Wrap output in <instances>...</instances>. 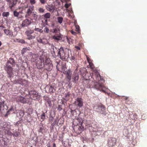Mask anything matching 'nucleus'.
<instances>
[{"label":"nucleus","mask_w":147,"mask_h":147,"mask_svg":"<svg viewBox=\"0 0 147 147\" xmlns=\"http://www.w3.org/2000/svg\"><path fill=\"white\" fill-rule=\"evenodd\" d=\"M11 125L9 123L3 122L0 126V138L3 137L4 134L11 136L13 134L10 131Z\"/></svg>","instance_id":"obj_1"},{"label":"nucleus","mask_w":147,"mask_h":147,"mask_svg":"<svg viewBox=\"0 0 147 147\" xmlns=\"http://www.w3.org/2000/svg\"><path fill=\"white\" fill-rule=\"evenodd\" d=\"M86 57L90 67L92 71V75L93 78L94 77L96 78L98 80L99 79V78H100L101 80V76L95 67L94 65L92 63V60L87 55H86Z\"/></svg>","instance_id":"obj_2"},{"label":"nucleus","mask_w":147,"mask_h":147,"mask_svg":"<svg viewBox=\"0 0 147 147\" xmlns=\"http://www.w3.org/2000/svg\"><path fill=\"white\" fill-rule=\"evenodd\" d=\"M96 79V80L99 81V82H96L95 83L94 87L96 89L99 90L100 91H102L104 93H106V90L107 89V88L104 86V84L102 83H100V80H103V78L101 77V79L100 80V78L98 80L97 79Z\"/></svg>","instance_id":"obj_3"},{"label":"nucleus","mask_w":147,"mask_h":147,"mask_svg":"<svg viewBox=\"0 0 147 147\" xmlns=\"http://www.w3.org/2000/svg\"><path fill=\"white\" fill-rule=\"evenodd\" d=\"M58 55H59L60 59L62 60H67L69 57V54L66 52L65 51L63 48L61 47L58 52Z\"/></svg>","instance_id":"obj_4"},{"label":"nucleus","mask_w":147,"mask_h":147,"mask_svg":"<svg viewBox=\"0 0 147 147\" xmlns=\"http://www.w3.org/2000/svg\"><path fill=\"white\" fill-rule=\"evenodd\" d=\"M46 57L44 55L41 56L40 57L39 59L36 61V65L37 67L39 69H40L44 67Z\"/></svg>","instance_id":"obj_5"},{"label":"nucleus","mask_w":147,"mask_h":147,"mask_svg":"<svg viewBox=\"0 0 147 147\" xmlns=\"http://www.w3.org/2000/svg\"><path fill=\"white\" fill-rule=\"evenodd\" d=\"M44 67L48 71H50L52 69V65L50 60L46 58L44 64Z\"/></svg>","instance_id":"obj_6"},{"label":"nucleus","mask_w":147,"mask_h":147,"mask_svg":"<svg viewBox=\"0 0 147 147\" xmlns=\"http://www.w3.org/2000/svg\"><path fill=\"white\" fill-rule=\"evenodd\" d=\"M30 97L33 100L38 99L40 98V96L38 93L34 90H32L29 92Z\"/></svg>","instance_id":"obj_7"},{"label":"nucleus","mask_w":147,"mask_h":147,"mask_svg":"<svg viewBox=\"0 0 147 147\" xmlns=\"http://www.w3.org/2000/svg\"><path fill=\"white\" fill-rule=\"evenodd\" d=\"M7 3L9 8L12 9L17 4L18 0H4Z\"/></svg>","instance_id":"obj_8"},{"label":"nucleus","mask_w":147,"mask_h":147,"mask_svg":"<svg viewBox=\"0 0 147 147\" xmlns=\"http://www.w3.org/2000/svg\"><path fill=\"white\" fill-rule=\"evenodd\" d=\"M5 70L6 71L8 75V77L11 78L13 77L12 73L13 68L10 65L6 64L5 67Z\"/></svg>","instance_id":"obj_9"},{"label":"nucleus","mask_w":147,"mask_h":147,"mask_svg":"<svg viewBox=\"0 0 147 147\" xmlns=\"http://www.w3.org/2000/svg\"><path fill=\"white\" fill-rule=\"evenodd\" d=\"M34 32V30H27L25 32V34L27 36V39L28 40H31L34 38V35H31Z\"/></svg>","instance_id":"obj_10"},{"label":"nucleus","mask_w":147,"mask_h":147,"mask_svg":"<svg viewBox=\"0 0 147 147\" xmlns=\"http://www.w3.org/2000/svg\"><path fill=\"white\" fill-rule=\"evenodd\" d=\"M45 91L47 93L54 92L55 90V87L50 85H47L45 88Z\"/></svg>","instance_id":"obj_11"},{"label":"nucleus","mask_w":147,"mask_h":147,"mask_svg":"<svg viewBox=\"0 0 147 147\" xmlns=\"http://www.w3.org/2000/svg\"><path fill=\"white\" fill-rule=\"evenodd\" d=\"M96 111L100 113L105 115L106 113L105 111V108L103 105L98 106L96 108Z\"/></svg>","instance_id":"obj_12"},{"label":"nucleus","mask_w":147,"mask_h":147,"mask_svg":"<svg viewBox=\"0 0 147 147\" xmlns=\"http://www.w3.org/2000/svg\"><path fill=\"white\" fill-rule=\"evenodd\" d=\"M75 105L80 107H82L83 106V99L80 97L77 98L75 102Z\"/></svg>","instance_id":"obj_13"},{"label":"nucleus","mask_w":147,"mask_h":147,"mask_svg":"<svg viewBox=\"0 0 147 147\" xmlns=\"http://www.w3.org/2000/svg\"><path fill=\"white\" fill-rule=\"evenodd\" d=\"M4 33L6 35L9 36L10 37H15L16 35H14L12 31L9 29H4Z\"/></svg>","instance_id":"obj_14"},{"label":"nucleus","mask_w":147,"mask_h":147,"mask_svg":"<svg viewBox=\"0 0 147 147\" xmlns=\"http://www.w3.org/2000/svg\"><path fill=\"white\" fill-rule=\"evenodd\" d=\"M65 78L67 80H68L69 82L71 79V71L70 70H68L65 71Z\"/></svg>","instance_id":"obj_15"},{"label":"nucleus","mask_w":147,"mask_h":147,"mask_svg":"<svg viewBox=\"0 0 147 147\" xmlns=\"http://www.w3.org/2000/svg\"><path fill=\"white\" fill-rule=\"evenodd\" d=\"M15 99L18 102H20L23 103H25L26 102V99L21 96H18Z\"/></svg>","instance_id":"obj_16"},{"label":"nucleus","mask_w":147,"mask_h":147,"mask_svg":"<svg viewBox=\"0 0 147 147\" xmlns=\"http://www.w3.org/2000/svg\"><path fill=\"white\" fill-rule=\"evenodd\" d=\"M6 106L5 105L4 101L0 102V113H3L5 111V110H6L5 108Z\"/></svg>","instance_id":"obj_17"},{"label":"nucleus","mask_w":147,"mask_h":147,"mask_svg":"<svg viewBox=\"0 0 147 147\" xmlns=\"http://www.w3.org/2000/svg\"><path fill=\"white\" fill-rule=\"evenodd\" d=\"M30 23V21L28 19H26L23 21L22 24V27L27 26L29 25Z\"/></svg>","instance_id":"obj_18"},{"label":"nucleus","mask_w":147,"mask_h":147,"mask_svg":"<svg viewBox=\"0 0 147 147\" xmlns=\"http://www.w3.org/2000/svg\"><path fill=\"white\" fill-rule=\"evenodd\" d=\"M83 120H73L72 123L75 125H78L82 126Z\"/></svg>","instance_id":"obj_19"},{"label":"nucleus","mask_w":147,"mask_h":147,"mask_svg":"<svg viewBox=\"0 0 147 147\" xmlns=\"http://www.w3.org/2000/svg\"><path fill=\"white\" fill-rule=\"evenodd\" d=\"M116 142V139L115 138H112L111 140L109 141V144L111 146H114L115 145Z\"/></svg>","instance_id":"obj_20"},{"label":"nucleus","mask_w":147,"mask_h":147,"mask_svg":"<svg viewBox=\"0 0 147 147\" xmlns=\"http://www.w3.org/2000/svg\"><path fill=\"white\" fill-rule=\"evenodd\" d=\"M50 31L51 32L53 33H59V27L57 26L56 27H54L53 29H51Z\"/></svg>","instance_id":"obj_21"},{"label":"nucleus","mask_w":147,"mask_h":147,"mask_svg":"<svg viewBox=\"0 0 147 147\" xmlns=\"http://www.w3.org/2000/svg\"><path fill=\"white\" fill-rule=\"evenodd\" d=\"M47 9L50 12L53 13L55 10V7L52 5H48L47 6Z\"/></svg>","instance_id":"obj_22"},{"label":"nucleus","mask_w":147,"mask_h":147,"mask_svg":"<svg viewBox=\"0 0 147 147\" xmlns=\"http://www.w3.org/2000/svg\"><path fill=\"white\" fill-rule=\"evenodd\" d=\"M33 8L34 6H30L29 7L26 12V13L27 15L30 16L31 15V14L32 13V11H33L34 9Z\"/></svg>","instance_id":"obj_23"},{"label":"nucleus","mask_w":147,"mask_h":147,"mask_svg":"<svg viewBox=\"0 0 147 147\" xmlns=\"http://www.w3.org/2000/svg\"><path fill=\"white\" fill-rule=\"evenodd\" d=\"M61 1L62 2H66V3L65 5V7L67 8L71 5L70 3H67L70 1V0H61Z\"/></svg>","instance_id":"obj_24"},{"label":"nucleus","mask_w":147,"mask_h":147,"mask_svg":"<svg viewBox=\"0 0 147 147\" xmlns=\"http://www.w3.org/2000/svg\"><path fill=\"white\" fill-rule=\"evenodd\" d=\"M15 62L13 59L12 58H10L9 60L7 61V64L8 65H10V64L11 65H13L14 63Z\"/></svg>","instance_id":"obj_25"},{"label":"nucleus","mask_w":147,"mask_h":147,"mask_svg":"<svg viewBox=\"0 0 147 147\" xmlns=\"http://www.w3.org/2000/svg\"><path fill=\"white\" fill-rule=\"evenodd\" d=\"M57 52V50L56 48L54 47H52L51 49V52L52 55L54 56L55 55V53Z\"/></svg>","instance_id":"obj_26"},{"label":"nucleus","mask_w":147,"mask_h":147,"mask_svg":"<svg viewBox=\"0 0 147 147\" xmlns=\"http://www.w3.org/2000/svg\"><path fill=\"white\" fill-rule=\"evenodd\" d=\"M79 78V76L78 74H75L72 78V79L74 80L73 82H74L75 83H76L78 79Z\"/></svg>","instance_id":"obj_27"},{"label":"nucleus","mask_w":147,"mask_h":147,"mask_svg":"<svg viewBox=\"0 0 147 147\" xmlns=\"http://www.w3.org/2000/svg\"><path fill=\"white\" fill-rule=\"evenodd\" d=\"M11 112L13 113L14 112V108L13 107H11L10 109L7 112L6 114H5V116H7Z\"/></svg>","instance_id":"obj_28"},{"label":"nucleus","mask_w":147,"mask_h":147,"mask_svg":"<svg viewBox=\"0 0 147 147\" xmlns=\"http://www.w3.org/2000/svg\"><path fill=\"white\" fill-rule=\"evenodd\" d=\"M59 120H51V124L52 126L57 125L58 122Z\"/></svg>","instance_id":"obj_29"},{"label":"nucleus","mask_w":147,"mask_h":147,"mask_svg":"<svg viewBox=\"0 0 147 147\" xmlns=\"http://www.w3.org/2000/svg\"><path fill=\"white\" fill-rule=\"evenodd\" d=\"M9 13L8 11H4L2 13V16L3 17H7L9 15Z\"/></svg>","instance_id":"obj_30"},{"label":"nucleus","mask_w":147,"mask_h":147,"mask_svg":"<svg viewBox=\"0 0 147 147\" xmlns=\"http://www.w3.org/2000/svg\"><path fill=\"white\" fill-rule=\"evenodd\" d=\"M53 38L55 40H59L61 39V37L59 35H55L53 36Z\"/></svg>","instance_id":"obj_31"},{"label":"nucleus","mask_w":147,"mask_h":147,"mask_svg":"<svg viewBox=\"0 0 147 147\" xmlns=\"http://www.w3.org/2000/svg\"><path fill=\"white\" fill-rule=\"evenodd\" d=\"M43 16L46 19L49 18L51 17V14L49 13H47L43 15Z\"/></svg>","instance_id":"obj_32"},{"label":"nucleus","mask_w":147,"mask_h":147,"mask_svg":"<svg viewBox=\"0 0 147 147\" xmlns=\"http://www.w3.org/2000/svg\"><path fill=\"white\" fill-rule=\"evenodd\" d=\"M71 94L70 93L68 92L66 93L65 94V100H68L70 97V95Z\"/></svg>","instance_id":"obj_33"},{"label":"nucleus","mask_w":147,"mask_h":147,"mask_svg":"<svg viewBox=\"0 0 147 147\" xmlns=\"http://www.w3.org/2000/svg\"><path fill=\"white\" fill-rule=\"evenodd\" d=\"M13 14L14 17H18L19 15V13L16 10H15L13 12Z\"/></svg>","instance_id":"obj_34"},{"label":"nucleus","mask_w":147,"mask_h":147,"mask_svg":"<svg viewBox=\"0 0 147 147\" xmlns=\"http://www.w3.org/2000/svg\"><path fill=\"white\" fill-rule=\"evenodd\" d=\"M57 20L58 22L61 24L62 22L63 18L61 17H58L57 18Z\"/></svg>","instance_id":"obj_35"},{"label":"nucleus","mask_w":147,"mask_h":147,"mask_svg":"<svg viewBox=\"0 0 147 147\" xmlns=\"http://www.w3.org/2000/svg\"><path fill=\"white\" fill-rule=\"evenodd\" d=\"M37 40L38 42L39 43H42L44 44H46V43H45L40 38H37Z\"/></svg>","instance_id":"obj_36"},{"label":"nucleus","mask_w":147,"mask_h":147,"mask_svg":"<svg viewBox=\"0 0 147 147\" xmlns=\"http://www.w3.org/2000/svg\"><path fill=\"white\" fill-rule=\"evenodd\" d=\"M38 11L39 13H42L45 11V9L42 8L40 7L38 9Z\"/></svg>","instance_id":"obj_37"},{"label":"nucleus","mask_w":147,"mask_h":147,"mask_svg":"<svg viewBox=\"0 0 147 147\" xmlns=\"http://www.w3.org/2000/svg\"><path fill=\"white\" fill-rule=\"evenodd\" d=\"M34 30L35 31L38 32L40 33H42L43 32V30H42V29L38 28H35L34 29Z\"/></svg>","instance_id":"obj_38"},{"label":"nucleus","mask_w":147,"mask_h":147,"mask_svg":"<svg viewBox=\"0 0 147 147\" xmlns=\"http://www.w3.org/2000/svg\"><path fill=\"white\" fill-rule=\"evenodd\" d=\"M44 31L46 33H48L49 31V29L47 27H46L44 29Z\"/></svg>","instance_id":"obj_39"},{"label":"nucleus","mask_w":147,"mask_h":147,"mask_svg":"<svg viewBox=\"0 0 147 147\" xmlns=\"http://www.w3.org/2000/svg\"><path fill=\"white\" fill-rule=\"evenodd\" d=\"M41 118L42 119H46V114L45 113H43L41 115Z\"/></svg>","instance_id":"obj_40"},{"label":"nucleus","mask_w":147,"mask_h":147,"mask_svg":"<svg viewBox=\"0 0 147 147\" xmlns=\"http://www.w3.org/2000/svg\"><path fill=\"white\" fill-rule=\"evenodd\" d=\"M62 109V105H59L57 107V110L59 111H61Z\"/></svg>","instance_id":"obj_41"},{"label":"nucleus","mask_w":147,"mask_h":147,"mask_svg":"<svg viewBox=\"0 0 147 147\" xmlns=\"http://www.w3.org/2000/svg\"><path fill=\"white\" fill-rule=\"evenodd\" d=\"M18 114H19V115H20L21 116L20 118H21V117H23L24 115V113L22 111H20L19 113H18L17 114V115H18Z\"/></svg>","instance_id":"obj_42"},{"label":"nucleus","mask_w":147,"mask_h":147,"mask_svg":"<svg viewBox=\"0 0 147 147\" xmlns=\"http://www.w3.org/2000/svg\"><path fill=\"white\" fill-rule=\"evenodd\" d=\"M30 3L31 4L33 5L36 3V1L35 0H29Z\"/></svg>","instance_id":"obj_43"},{"label":"nucleus","mask_w":147,"mask_h":147,"mask_svg":"<svg viewBox=\"0 0 147 147\" xmlns=\"http://www.w3.org/2000/svg\"><path fill=\"white\" fill-rule=\"evenodd\" d=\"M19 43H20L22 44H24L25 43V40L23 39H20Z\"/></svg>","instance_id":"obj_44"},{"label":"nucleus","mask_w":147,"mask_h":147,"mask_svg":"<svg viewBox=\"0 0 147 147\" xmlns=\"http://www.w3.org/2000/svg\"><path fill=\"white\" fill-rule=\"evenodd\" d=\"M20 40V39L16 38L13 40V41L15 42H18L19 43Z\"/></svg>","instance_id":"obj_45"},{"label":"nucleus","mask_w":147,"mask_h":147,"mask_svg":"<svg viewBox=\"0 0 147 147\" xmlns=\"http://www.w3.org/2000/svg\"><path fill=\"white\" fill-rule=\"evenodd\" d=\"M43 130V128L42 127H40L38 130V132L40 133H42Z\"/></svg>","instance_id":"obj_46"},{"label":"nucleus","mask_w":147,"mask_h":147,"mask_svg":"<svg viewBox=\"0 0 147 147\" xmlns=\"http://www.w3.org/2000/svg\"><path fill=\"white\" fill-rule=\"evenodd\" d=\"M75 48L78 50H80V47L76 46L75 47Z\"/></svg>","instance_id":"obj_47"},{"label":"nucleus","mask_w":147,"mask_h":147,"mask_svg":"<svg viewBox=\"0 0 147 147\" xmlns=\"http://www.w3.org/2000/svg\"><path fill=\"white\" fill-rule=\"evenodd\" d=\"M75 59V57L74 56H71V60L72 61H74Z\"/></svg>","instance_id":"obj_48"},{"label":"nucleus","mask_w":147,"mask_h":147,"mask_svg":"<svg viewBox=\"0 0 147 147\" xmlns=\"http://www.w3.org/2000/svg\"><path fill=\"white\" fill-rule=\"evenodd\" d=\"M71 113L72 114V115H73L74 112H76L75 110H73L71 109Z\"/></svg>","instance_id":"obj_49"},{"label":"nucleus","mask_w":147,"mask_h":147,"mask_svg":"<svg viewBox=\"0 0 147 147\" xmlns=\"http://www.w3.org/2000/svg\"><path fill=\"white\" fill-rule=\"evenodd\" d=\"M71 33L74 35H76V32H75L74 31H73L72 30H71Z\"/></svg>","instance_id":"obj_50"},{"label":"nucleus","mask_w":147,"mask_h":147,"mask_svg":"<svg viewBox=\"0 0 147 147\" xmlns=\"http://www.w3.org/2000/svg\"><path fill=\"white\" fill-rule=\"evenodd\" d=\"M40 1L42 4H44L45 2V0H40Z\"/></svg>","instance_id":"obj_51"},{"label":"nucleus","mask_w":147,"mask_h":147,"mask_svg":"<svg viewBox=\"0 0 147 147\" xmlns=\"http://www.w3.org/2000/svg\"><path fill=\"white\" fill-rule=\"evenodd\" d=\"M76 30L77 31H78L79 30V26H76Z\"/></svg>","instance_id":"obj_52"},{"label":"nucleus","mask_w":147,"mask_h":147,"mask_svg":"<svg viewBox=\"0 0 147 147\" xmlns=\"http://www.w3.org/2000/svg\"><path fill=\"white\" fill-rule=\"evenodd\" d=\"M19 134L18 133H16L13 134V136L17 137L18 136Z\"/></svg>","instance_id":"obj_53"},{"label":"nucleus","mask_w":147,"mask_h":147,"mask_svg":"<svg viewBox=\"0 0 147 147\" xmlns=\"http://www.w3.org/2000/svg\"><path fill=\"white\" fill-rule=\"evenodd\" d=\"M47 147H51L50 144V143H48L47 145Z\"/></svg>","instance_id":"obj_54"},{"label":"nucleus","mask_w":147,"mask_h":147,"mask_svg":"<svg viewBox=\"0 0 147 147\" xmlns=\"http://www.w3.org/2000/svg\"><path fill=\"white\" fill-rule=\"evenodd\" d=\"M16 83H18V84H20L21 81H16Z\"/></svg>","instance_id":"obj_55"},{"label":"nucleus","mask_w":147,"mask_h":147,"mask_svg":"<svg viewBox=\"0 0 147 147\" xmlns=\"http://www.w3.org/2000/svg\"><path fill=\"white\" fill-rule=\"evenodd\" d=\"M53 147H57L56 146V145L55 143H54L53 146Z\"/></svg>","instance_id":"obj_56"},{"label":"nucleus","mask_w":147,"mask_h":147,"mask_svg":"<svg viewBox=\"0 0 147 147\" xmlns=\"http://www.w3.org/2000/svg\"><path fill=\"white\" fill-rule=\"evenodd\" d=\"M129 98L128 97H125L124 98L126 100H127V99Z\"/></svg>","instance_id":"obj_57"},{"label":"nucleus","mask_w":147,"mask_h":147,"mask_svg":"<svg viewBox=\"0 0 147 147\" xmlns=\"http://www.w3.org/2000/svg\"><path fill=\"white\" fill-rule=\"evenodd\" d=\"M25 50H26V49H23V50H22V53H24V52H23V51H24Z\"/></svg>","instance_id":"obj_58"},{"label":"nucleus","mask_w":147,"mask_h":147,"mask_svg":"<svg viewBox=\"0 0 147 147\" xmlns=\"http://www.w3.org/2000/svg\"><path fill=\"white\" fill-rule=\"evenodd\" d=\"M0 147H4V146L3 145H1L0 143Z\"/></svg>","instance_id":"obj_59"},{"label":"nucleus","mask_w":147,"mask_h":147,"mask_svg":"<svg viewBox=\"0 0 147 147\" xmlns=\"http://www.w3.org/2000/svg\"><path fill=\"white\" fill-rule=\"evenodd\" d=\"M2 45V43L1 41H0V46H1V45Z\"/></svg>","instance_id":"obj_60"},{"label":"nucleus","mask_w":147,"mask_h":147,"mask_svg":"<svg viewBox=\"0 0 147 147\" xmlns=\"http://www.w3.org/2000/svg\"><path fill=\"white\" fill-rule=\"evenodd\" d=\"M62 122L63 123V120H62Z\"/></svg>","instance_id":"obj_61"},{"label":"nucleus","mask_w":147,"mask_h":147,"mask_svg":"<svg viewBox=\"0 0 147 147\" xmlns=\"http://www.w3.org/2000/svg\"><path fill=\"white\" fill-rule=\"evenodd\" d=\"M62 66L63 67H64L65 65H63H63H62Z\"/></svg>","instance_id":"obj_62"},{"label":"nucleus","mask_w":147,"mask_h":147,"mask_svg":"<svg viewBox=\"0 0 147 147\" xmlns=\"http://www.w3.org/2000/svg\"><path fill=\"white\" fill-rule=\"evenodd\" d=\"M45 21H46V22H47V20H45Z\"/></svg>","instance_id":"obj_63"}]
</instances>
